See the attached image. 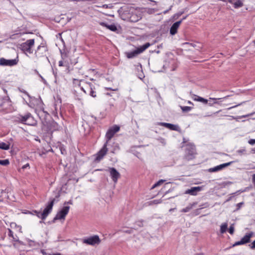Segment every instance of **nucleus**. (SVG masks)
<instances>
[{
  "instance_id": "obj_22",
  "label": "nucleus",
  "mask_w": 255,
  "mask_h": 255,
  "mask_svg": "<svg viewBox=\"0 0 255 255\" xmlns=\"http://www.w3.org/2000/svg\"><path fill=\"white\" fill-rule=\"evenodd\" d=\"M8 235V236L9 237H11L12 238L13 241L14 242H17V243H19L20 245H23V242L22 241H20V240H19L18 239H17V237L16 236H15V237H14L13 236L12 231L11 230H10V229H9Z\"/></svg>"
},
{
  "instance_id": "obj_18",
  "label": "nucleus",
  "mask_w": 255,
  "mask_h": 255,
  "mask_svg": "<svg viewBox=\"0 0 255 255\" xmlns=\"http://www.w3.org/2000/svg\"><path fill=\"white\" fill-rule=\"evenodd\" d=\"M88 84L90 87L89 95L93 98H96L97 97V94L95 87L90 83Z\"/></svg>"
},
{
  "instance_id": "obj_43",
  "label": "nucleus",
  "mask_w": 255,
  "mask_h": 255,
  "mask_svg": "<svg viewBox=\"0 0 255 255\" xmlns=\"http://www.w3.org/2000/svg\"><path fill=\"white\" fill-rule=\"evenodd\" d=\"M244 245V244L243 243V242H242V241H238V242H236L233 246L232 247H235V246H239V245Z\"/></svg>"
},
{
  "instance_id": "obj_23",
  "label": "nucleus",
  "mask_w": 255,
  "mask_h": 255,
  "mask_svg": "<svg viewBox=\"0 0 255 255\" xmlns=\"http://www.w3.org/2000/svg\"><path fill=\"white\" fill-rule=\"evenodd\" d=\"M10 148V143L9 142H0V149L3 150H8Z\"/></svg>"
},
{
  "instance_id": "obj_1",
  "label": "nucleus",
  "mask_w": 255,
  "mask_h": 255,
  "mask_svg": "<svg viewBox=\"0 0 255 255\" xmlns=\"http://www.w3.org/2000/svg\"><path fill=\"white\" fill-rule=\"evenodd\" d=\"M120 127L118 125H114V126L109 128L105 135L106 142L103 145V147L96 154V157H95V159H101L104 157L108 151L107 144L109 141L114 136L115 133L120 130Z\"/></svg>"
},
{
  "instance_id": "obj_55",
  "label": "nucleus",
  "mask_w": 255,
  "mask_h": 255,
  "mask_svg": "<svg viewBox=\"0 0 255 255\" xmlns=\"http://www.w3.org/2000/svg\"><path fill=\"white\" fill-rule=\"evenodd\" d=\"M72 200H69L68 202H65L64 204V205H65L66 204H72Z\"/></svg>"
},
{
  "instance_id": "obj_50",
  "label": "nucleus",
  "mask_w": 255,
  "mask_h": 255,
  "mask_svg": "<svg viewBox=\"0 0 255 255\" xmlns=\"http://www.w3.org/2000/svg\"><path fill=\"white\" fill-rule=\"evenodd\" d=\"M34 212L35 213L36 215L39 218H40V214L42 213L39 211H34Z\"/></svg>"
},
{
  "instance_id": "obj_58",
  "label": "nucleus",
  "mask_w": 255,
  "mask_h": 255,
  "mask_svg": "<svg viewBox=\"0 0 255 255\" xmlns=\"http://www.w3.org/2000/svg\"><path fill=\"white\" fill-rule=\"evenodd\" d=\"M29 166V164H26L24 165H23L22 167V169H25V168H26L27 167Z\"/></svg>"
},
{
  "instance_id": "obj_63",
  "label": "nucleus",
  "mask_w": 255,
  "mask_h": 255,
  "mask_svg": "<svg viewBox=\"0 0 255 255\" xmlns=\"http://www.w3.org/2000/svg\"><path fill=\"white\" fill-rule=\"evenodd\" d=\"M252 151L253 153H255V147L252 149Z\"/></svg>"
},
{
  "instance_id": "obj_36",
  "label": "nucleus",
  "mask_w": 255,
  "mask_h": 255,
  "mask_svg": "<svg viewBox=\"0 0 255 255\" xmlns=\"http://www.w3.org/2000/svg\"><path fill=\"white\" fill-rule=\"evenodd\" d=\"M60 164H62L64 167H67L68 169H70V167H68V164L67 163V161H70V160H60Z\"/></svg>"
},
{
  "instance_id": "obj_53",
  "label": "nucleus",
  "mask_w": 255,
  "mask_h": 255,
  "mask_svg": "<svg viewBox=\"0 0 255 255\" xmlns=\"http://www.w3.org/2000/svg\"><path fill=\"white\" fill-rule=\"evenodd\" d=\"M106 89H107L108 90H111V91H117L118 90L117 88L113 89L112 88H110V87L106 88Z\"/></svg>"
},
{
  "instance_id": "obj_57",
  "label": "nucleus",
  "mask_w": 255,
  "mask_h": 255,
  "mask_svg": "<svg viewBox=\"0 0 255 255\" xmlns=\"http://www.w3.org/2000/svg\"><path fill=\"white\" fill-rule=\"evenodd\" d=\"M79 80H78L76 79H73V83H74V84H77V83H79Z\"/></svg>"
},
{
  "instance_id": "obj_33",
  "label": "nucleus",
  "mask_w": 255,
  "mask_h": 255,
  "mask_svg": "<svg viewBox=\"0 0 255 255\" xmlns=\"http://www.w3.org/2000/svg\"><path fill=\"white\" fill-rule=\"evenodd\" d=\"M164 182V180H160L158 182H157L156 183H155L152 187L151 189H153L159 185H160L161 184H162Z\"/></svg>"
},
{
  "instance_id": "obj_61",
  "label": "nucleus",
  "mask_w": 255,
  "mask_h": 255,
  "mask_svg": "<svg viewBox=\"0 0 255 255\" xmlns=\"http://www.w3.org/2000/svg\"><path fill=\"white\" fill-rule=\"evenodd\" d=\"M187 16H188V15H186V16H185L183 17L182 18V19L181 20H182V21L183 20H184V19H186V18L187 17Z\"/></svg>"
},
{
  "instance_id": "obj_25",
  "label": "nucleus",
  "mask_w": 255,
  "mask_h": 255,
  "mask_svg": "<svg viewBox=\"0 0 255 255\" xmlns=\"http://www.w3.org/2000/svg\"><path fill=\"white\" fill-rule=\"evenodd\" d=\"M195 98L193 99L194 101L200 102L205 104L208 103V100L207 99L196 95H195Z\"/></svg>"
},
{
  "instance_id": "obj_62",
  "label": "nucleus",
  "mask_w": 255,
  "mask_h": 255,
  "mask_svg": "<svg viewBox=\"0 0 255 255\" xmlns=\"http://www.w3.org/2000/svg\"><path fill=\"white\" fill-rule=\"evenodd\" d=\"M41 252L44 255H46V253L44 250H41Z\"/></svg>"
},
{
  "instance_id": "obj_60",
  "label": "nucleus",
  "mask_w": 255,
  "mask_h": 255,
  "mask_svg": "<svg viewBox=\"0 0 255 255\" xmlns=\"http://www.w3.org/2000/svg\"><path fill=\"white\" fill-rule=\"evenodd\" d=\"M80 88L81 90H82L85 94H86V91L83 87H81Z\"/></svg>"
},
{
  "instance_id": "obj_64",
  "label": "nucleus",
  "mask_w": 255,
  "mask_h": 255,
  "mask_svg": "<svg viewBox=\"0 0 255 255\" xmlns=\"http://www.w3.org/2000/svg\"><path fill=\"white\" fill-rule=\"evenodd\" d=\"M51 255H61V254H59V253H57V254H54Z\"/></svg>"
},
{
  "instance_id": "obj_31",
  "label": "nucleus",
  "mask_w": 255,
  "mask_h": 255,
  "mask_svg": "<svg viewBox=\"0 0 255 255\" xmlns=\"http://www.w3.org/2000/svg\"><path fill=\"white\" fill-rule=\"evenodd\" d=\"M181 109L183 112H188L191 110L192 108L189 106H181Z\"/></svg>"
},
{
  "instance_id": "obj_42",
  "label": "nucleus",
  "mask_w": 255,
  "mask_h": 255,
  "mask_svg": "<svg viewBox=\"0 0 255 255\" xmlns=\"http://www.w3.org/2000/svg\"><path fill=\"white\" fill-rule=\"evenodd\" d=\"M158 140L163 145H165L166 144V141H165V139H164L162 137H160V138H158Z\"/></svg>"
},
{
  "instance_id": "obj_20",
  "label": "nucleus",
  "mask_w": 255,
  "mask_h": 255,
  "mask_svg": "<svg viewBox=\"0 0 255 255\" xmlns=\"http://www.w3.org/2000/svg\"><path fill=\"white\" fill-rule=\"evenodd\" d=\"M232 2L230 3L234 5L236 8L242 7L243 5V2L240 0H231Z\"/></svg>"
},
{
  "instance_id": "obj_26",
  "label": "nucleus",
  "mask_w": 255,
  "mask_h": 255,
  "mask_svg": "<svg viewBox=\"0 0 255 255\" xmlns=\"http://www.w3.org/2000/svg\"><path fill=\"white\" fill-rule=\"evenodd\" d=\"M52 106L53 108H52V114L55 117H57L58 107H57V105L55 103L53 104Z\"/></svg>"
},
{
  "instance_id": "obj_37",
  "label": "nucleus",
  "mask_w": 255,
  "mask_h": 255,
  "mask_svg": "<svg viewBox=\"0 0 255 255\" xmlns=\"http://www.w3.org/2000/svg\"><path fill=\"white\" fill-rule=\"evenodd\" d=\"M237 152L240 154H246L247 153V151L245 148L239 149Z\"/></svg>"
},
{
  "instance_id": "obj_11",
  "label": "nucleus",
  "mask_w": 255,
  "mask_h": 255,
  "mask_svg": "<svg viewBox=\"0 0 255 255\" xmlns=\"http://www.w3.org/2000/svg\"><path fill=\"white\" fill-rule=\"evenodd\" d=\"M107 171L110 173L113 182L116 183L118 180L121 177L120 173L114 167H109Z\"/></svg>"
},
{
  "instance_id": "obj_56",
  "label": "nucleus",
  "mask_w": 255,
  "mask_h": 255,
  "mask_svg": "<svg viewBox=\"0 0 255 255\" xmlns=\"http://www.w3.org/2000/svg\"><path fill=\"white\" fill-rule=\"evenodd\" d=\"M21 92L24 93L25 95H26L29 98L30 97V96L29 95L28 93L26 91L23 90V91H21Z\"/></svg>"
},
{
  "instance_id": "obj_9",
  "label": "nucleus",
  "mask_w": 255,
  "mask_h": 255,
  "mask_svg": "<svg viewBox=\"0 0 255 255\" xmlns=\"http://www.w3.org/2000/svg\"><path fill=\"white\" fill-rule=\"evenodd\" d=\"M69 206H64L63 208L57 213L56 216L54 218L53 221L54 222L55 221L57 220L64 219L69 212Z\"/></svg>"
},
{
  "instance_id": "obj_5",
  "label": "nucleus",
  "mask_w": 255,
  "mask_h": 255,
  "mask_svg": "<svg viewBox=\"0 0 255 255\" xmlns=\"http://www.w3.org/2000/svg\"><path fill=\"white\" fill-rule=\"evenodd\" d=\"M48 52V48L45 42H42L39 45L35 52V57L37 58L46 57L48 59V57L46 56V54Z\"/></svg>"
},
{
  "instance_id": "obj_48",
  "label": "nucleus",
  "mask_w": 255,
  "mask_h": 255,
  "mask_svg": "<svg viewBox=\"0 0 255 255\" xmlns=\"http://www.w3.org/2000/svg\"><path fill=\"white\" fill-rule=\"evenodd\" d=\"M136 225H137L139 227H141L143 226V224L141 221H137L136 222Z\"/></svg>"
},
{
  "instance_id": "obj_3",
  "label": "nucleus",
  "mask_w": 255,
  "mask_h": 255,
  "mask_svg": "<svg viewBox=\"0 0 255 255\" xmlns=\"http://www.w3.org/2000/svg\"><path fill=\"white\" fill-rule=\"evenodd\" d=\"M150 45V43L147 42L141 46L140 47L137 48L136 49L127 52L126 56L128 58L131 59L134 57H136L138 54L143 52L145 50H146L147 48L149 47Z\"/></svg>"
},
{
  "instance_id": "obj_38",
  "label": "nucleus",
  "mask_w": 255,
  "mask_h": 255,
  "mask_svg": "<svg viewBox=\"0 0 255 255\" xmlns=\"http://www.w3.org/2000/svg\"><path fill=\"white\" fill-rule=\"evenodd\" d=\"M99 24L103 27H106L107 29H109L110 24H109L105 22H100Z\"/></svg>"
},
{
  "instance_id": "obj_52",
  "label": "nucleus",
  "mask_w": 255,
  "mask_h": 255,
  "mask_svg": "<svg viewBox=\"0 0 255 255\" xmlns=\"http://www.w3.org/2000/svg\"><path fill=\"white\" fill-rule=\"evenodd\" d=\"M243 204V202L239 203L237 204V210L240 209V208L242 207V205Z\"/></svg>"
},
{
  "instance_id": "obj_12",
  "label": "nucleus",
  "mask_w": 255,
  "mask_h": 255,
  "mask_svg": "<svg viewBox=\"0 0 255 255\" xmlns=\"http://www.w3.org/2000/svg\"><path fill=\"white\" fill-rule=\"evenodd\" d=\"M182 147H185V152L187 155L193 156L196 153L195 146L193 143L183 144Z\"/></svg>"
},
{
  "instance_id": "obj_8",
  "label": "nucleus",
  "mask_w": 255,
  "mask_h": 255,
  "mask_svg": "<svg viewBox=\"0 0 255 255\" xmlns=\"http://www.w3.org/2000/svg\"><path fill=\"white\" fill-rule=\"evenodd\" d=\"M18 62V59L17 57L13 59H6L4 58H0V66H13L16 65Z\"/></svg>"
},
{
  "instance_id": "obj_34",
  "label": "nucleus",
  "mask_w": 255,
  "mask_h": 255,
  "mask_svg": "<svg viewBox=\"0 0 255 255\" xmlns=\"http://www.w3.org/2000/svg\"><path fill=\"white\" fill-rule=\"evenodd\" d=\"M192 208V205H189L187 207H186L185 208L181 210L182 212H189L191 209Z\"/></svg>"
},
{
  "instance_id": "obj_17",
  "label": "nucleus",
  "mask_w": 255,
  "mask_h": 255,
  "mask_svg": "<svg viewBox=\"0 0 255 255\" xmlns=\"http://www.w3.org/2000/svg\"><path fill=\"white\" fill-rule=\"evenodd\" d=\"M254 235L255 233L253 232L246 234V235L241 239L244 245L250 243L251 242V238L254 236Z\"/></svg>"
},
{
  "instance_id": "obj_54",
  "label": "nucleus",
  "mask_w": 255,
  "mask_h": 255,
  "mask_svg": "<svg viewBox=\"0 0 255 255\" xmlns=\"http://www.w3.org/2000/svg\"><path fill=\"white\" fill-rule=\"evenodd\" d=\"M58 65L60 67L63 66L64 65H63V61L62 60H60V61H59Z\"/></svg>"
},
{
  "instance_id": "obj_24",
  "label": "nucleus",
  "mask_w": 255,
  "mask_h": 255,
  "mask_svg": "<svg viewBox=\"0 0 255 255\" xmlns=\"http://www.w3.org/2000/svg\"><path fill=\"white\" fill-rule=\"evenodd\" d=\"M142 10L143 14L145 13H147L148 14H151L154 13L156 11V9L155 8H141Z\"/></svg>"
},
{
  "instance_id": "obj_59",
  "label": "nucleus",
  "mask_w": 255,
  "mask_h": 255,
  "mask_svg": "<svg viewBox=\"0 0 255 255\" xmlns=\"http://www.w3.org/2000/svg\"><path fill=\"white\" fill-rule=\"evenodd\" d=\"M34 71L35 73L38 76H39L40 75L38 71L36 69H35L34 70Z\"/></svg>"
},
{
  "instance_id": "obj_28",
  "label": "nucleus",
  "mask_w": 255,
  "mask_h": 255,
  "mask_svg": "<svg viewBox=\"0 0 255 255\" xmlns=\"http://www.w3.org/2000/svg\"><path fill=\"white\" fill-rule=\"evenodd\" d=\"M228 228V224L227 223H224L222 224L220 228V232L222 234L225 233L227 230Z\"/></svg>"
},
{
  "instance_id": "obj_29",
  "label": "nucleus",
  "mask_w": 255,
  "mask_h": 255,
  "mask_svg": "<svg viewBox=\"0 0 255 255\" xmlns=\"http://www.w3.org/2000/svg\"><path fill=\"white\" fill-rule=\"evenodd\" d=\"M229 97V96H225V97H224L223 98H210V99L214 100V104H218V102H217V100H220L221 101H222L223 100L226 99H227Z\"/></svg>"
},
{
  "instance_id": "obj_15",
  "label": "nucleus",
  "mask_w": 255,
  "mask_h": 255,
  "mask_svg": "<svg viewBox=\"0 0 255 255\" xmlns=\"http://www.w3.org/2000/svg\"><path fill=\"white\" fill-rule=\"evenodd\" d=\"M182 20H179L173 24L170 29V33L171 35H174L177 33V29L179 27L180 24L181 23Z\"/></svg>"
},
{
  "instance_id": "obj_47",
  "label": "nucleus",
  "mask_w": 255,
  "mask_h": 255,
  "mask_svg": "<svg viewBox=\"0 0 255 255\" xmlns=\"http://www.w3.org/2000/svg\"><path fill=\"white\" fill-rule=\"evenodd\" d=\"M254 114H255V112H253V113H251L250 114L247 115H243V116L240 117V118H247V117H248L249 116H253Z\"/></svg>"
},
{
  "instance_id": "obj_7",
  "label": "nucleus",
  "mask_w": 255,
  "mask_h": 255,
  "mask_svg": "<svg viewBox=\"0 0 255 255\" xmlns=\"http://www.w3.org/2000/svg\"><path fill=\"white\" fill-rule=\"evenodd\" d=\"M55 201V199L53 198L51 200L50 202L48 203V205L44 209L43 212L40 214V218L41 219L44 220L48 215V214L51 212Z\"/></svg>"
},
{
  "instance_id": "obj_32",
  "label": "nucleus",
  "mask_w": 255,
  "mask_h": 255,
  "mask_svg": "<svg viewBox=\"0 0 255 255\" xmlns=\"http://www.w3.org/2000/svg\"><path fill=\"white\" fill-rule=\"evenodd\" d=\"M109 30H110L112 31L115 32L117 30V27L114 23L111 24L110 25V27L109 28Z\"/></svg>"
},
{
  "instance_id": "obj_21",
  "label": "nucleus",
  "mask_w": 255,
  "mask_h": 255,
  "mask_svg": "<svg viewBox=\"0 0 255 255\" xmlns=\"http://www.w3.org/2000/svg\"><path fill=\"white\" fill-rule=\"evenodd\" d=\"M30 113H27L24 116L20 115L18 117L19 122L22 124H25L26 121H27L28 117H29L28 116H30Z\"/></svg>"
},
{
  "instance_id": "obj_46",
  "label": "nucleus",
  "mask_w": 255,
  "mask_h": 255,
  "mask_svg": "<svg viewBox=\"0 0 255 255\" xmlns=\"http://www.w3.org/2000/svg\"><path fill=\"white\" fill-rule=\"evenodd\" d=\"M249 247L253 250L255 249V240L251 244L249 245Z\"/></svg>"
},
{
  "instance_id": "obj_10",
  "label": "nucleus",
  "mask_w": 255,
  "mask_h": 255,
  "mask_svg": "<svg viewBox=\"0 0 255 255\" xmlns=\"http://www.w3.org/2000/svg\"><path fill=\"white\" fill-rule=\"evenodd\" d=\"M100 242L101 240L99 236L97 235H95L88 238L84 239L83 241V243L92 246H94L96 244L98 245L100 244Z\"/></svg>"
},
{
  "instance_id": "obj_6",
  "label": "nucleus",
  "mask_w": 255,
  "mask_h": 255,
  "mask_svg": "<svg viewBox=\"0 0 255 255\" xmlns=\"http://www.w3.org/2000/svg\"><path fill=\"white\" fill-rule=\"evenodd\" d=\"M49 130L47 132V134L49 136V139L46 138V140L47 142H50L51 141V138L52 136V134L53 131L58 130L59 128V126L57 123L54 121H52L49 123L48 127Z\"/></svg>"
},
{
  "instance_id": "obj_40",
  "label": "nucleus",
  "mask_w": 255,
  "mask_h": 255,
  "mask_svg": "<svg viewBox=\"0 0 255 255\" xmlns=\"http://www.w3.org/2000/svg\"><path fill=\"white\" fill-rule=\"evenodd\" d=\"M9 160H0V165H3V166H6V165L9 164Z\"/></svg>"
},
{
  "instance_id": "obj_44",
  "label": "nucleus",
  "mask_w": 255,
  "mask_h": 255,
  "mask_svg": "<svg viewBox=\"0 0 255 255\" xmlns=\"http://www.w3.org/2000/svg\"><path fill=\"white\" fill-rule=\"evenodd\" d=\"M120 232H122L123 233H128V234H131L132 233V230H120Z\"/></svg>"
},
{
  "instance_id": "obj_49",
  "label": "nucleus",
  "mask_w": 255,
  "mask_h": 255,
  "mask_svg": "<svg viewBox=\"0 0 255 255\" xmlns=\"http://www.w3.org/2000/svg\"><path fill=\"white\" fill-rule=\"evenodd\" d=\"M38 76L41 78V81L43 83L46 84L47 82L46 80L40 74Z\"/></svg>"
},
{
  "instance_id": "obj_45",
  "label": "nucleus",
  "mask_w": 255,
  "mask_h": 255,
  "mask_svg": "<svg viewBox=\"0 0 255 255\" xmlns=\"http://www.w3.org/2000/svg\"><path fill=\"white\" fill-rule=\"evenodd\" d=\"M248 143L252 145H253L254 144H255V139H250L249 141H248Z\"/></svg>"
},
{
  "instance_id": "obj_16",
  "label": "nucleus",
  "mask_w": 255,
  "mask_h": 255,
  "mask_svg": "<svg viewBox=\"0 0 255 255\" xmlns=\"http://www.w3.org/2000/svg\"><path fill=\"white\" fill-rule=\"evenodd\" d=\"M202 187H193L191 189H188L186 190L185 192V194H190L191 195H196L197 193L200 191H201Z\"/></svg>"
},
{
  "instance_id": "obj_27",
  "label": "nucleus",
  "mask_w": 255,
  "mask_h": 255,
  "mask_svg": "<svg viewBox=\"0 0 255 255\" xmlns=\"http://www.w3.org/2000/svg\"><path fill=\"white\" fill-rule=\"evenodd\" d=\"M6 104H7V105L8 106H11V102L10 101L9 98H8V97H6V98H5V99H3V101L0 105V106L4 107Z\"/></svg>"
},
{
  "instance_id": "obj_51",
  "label": "nucleus",
  "mask_w": 255,
  "mask_h": 255,
  "mask_svg": "<svg viewBox=\"0 0 255 255\" xmlns=\"http://www.w3.org/2000/svg\"><path fill=\"white\" fill-rule=\"evenodd\" d=\"M172 7V5H171L168 9H167V10H164V11L163 12V14H166V13H167V12H169V11H170V10H171Z\"/></svg>"
},
{
  "instance_id": "obj_13",
  "label": "nucleus",
  "mask_w": 255,
  "mask_h": 255,
  "mask_svg": "<svg viewBox=\"0 0 255 255\" xmlns=\"http://www.w3.org/2000/svg\"><path fill=\"white\" fill-rule=\"evenodd\" d=\"M156 125L163 126L172 130L178 131L180 129V128L178 125L170 123L158 122L156 124Z\"/></svg>"
},
{
  "instance_id": "obj_2",
  "label": "nucleus",
  "mask_w": 255,
  "mask_h": 255,
  "mask_svg": "<svg viewBox=\"0 0 255 255\" xmlns=\"http://www.w3.org/2000/svg\"><path fill=\"white\" fill-rule=\"evenodd\" d=\"M129 19L131 22H136L140 20L143 14L141 8H136L132 10L129 13Z\"/></svg>"
},
{
  "instance_id": "obj_14",
  "label": "nucleus",
  "mask_w": 255,
  "mask_h": 255,
  "mask_svg": "<svg viewBox=\"0 0 255 255\" xmlns=\"http://www.w3.org/2000/svg\"><path fill=\"white\" fill-rule=\"evenodd\" d=\"M233 163V161H231L228 163H223L219 165H217L214 167L210 168L208 169L209 172H215L223 169L224 168L230 165Z\"/></svg>"
},
{
  "instance_id": "obj_39",
  "label": "nucleus",
  "mask_w": 255,
  "mask_h": 255,
  "mask_svg": "<svg viewBox=\"0 0 255 255\" xmlns=\"http://www.w3.org/2000/svg\"><path fill=\"white\" fill-rule=\"evenodd\" d=\"M234 224H232L229 229V232L230 234L233 235L234 233Z\"/></svg>"
},
{
  "instance_id": "obj_30",
  "label": "nucleus",
  "mask_w": 255,
  "mask_h": 255,
  "mask_svg": "<svg viewBox=\"0 0 255 255\" xmlns=\"http://www.w3.org/2000/svg\"><path fill=\"white\" fill-rule=\"evenodd\" d=\"M162 202L161 199H158V200H154L151 201H149L147 203L148 205H152L153 204H158L159 203H161Z\"/></svg>"
},
{
  "instance_id": "obj_41",
  "label": "nucleus",
  "mask_w": 255,
  "mask_h": 255,
  "mask_svg": "<svg viewBox=\"0 0 255 255\" xmlns=\"http://www.w3.org/2000/svg\"><path fill=\"white\" fill-rule=\"evenodd\" d=\"M245 102H242V103H240V104H237V105H235V106H234L231 107H230V108H228V110H229L232 109H233V108H236V107H238V106H239L242 105H243L244 103H245Z\"/></svg>"
},
{
  "instance_id": "obj_19",
  "label": "nucleus",
  "mask_w": 255,
  "mask_h": 255,
  "mask_svg": "<svg viewBox=\"0 0 255 255\" xmlns=\"http://www.w3.org/2000/svg\"><path fill=\"white\" fill-rule=\"evenodd\" d=\"M27 121L25 125L28 126H34L36 124V121L34 119L31 114L28 116Z\"/></svg>"
},
{
  "instance_id": "obj_4",
  "label": "nucleus",
  "mask_w": 255,
  "mask_h": 255,
  "mask_svg": "<svg viewBox=\"0 0 255 255\" xmlns=\"http://www.w3.org/2000/svg\"><path fill=\"white\" fill-rule=\"evenodd\" d=\"M34 45V39H30L27 40L25 42L22 43L20 45V49L23 51L26 54H32L33 50L32 48Z\"/></svg>"
},
{
  "instance_id": "obj_35",
  "label": "nucleus",
  "mask_w": 255,
  "mask_h": 255,
  "mask_svg": "<svg viewBox=\"0 0 255 255\" xmlns=\"http://www.w3.org/2000/svg\"><path fill=\"white\" fill-rule=\"evenodd\" d=\"M184 11H179V12H177L174 14L173 17L174 19H177L179 16H180L182 14L184 13Z\"/></svg>"
}]
</instances>
